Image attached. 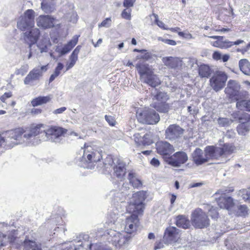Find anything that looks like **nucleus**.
Masks as SVG:
<instances>
[{"label":"nucleus","instance_id":"nucleus-1","mask_svg":"<svg viewBox=\"0 0 250 250\" xmlns=\"http://www.w3.org/2000/svg\"><path fill=\"white\" fill-rule=\"evenodd\" d=\"M235 149L234 145L230 143H224L220 146H208L205 148L204 153L201 149L197 148L192 154V161L196 165L199 166L209 160L226 159L234 153Z\"/></svg>","mask_w":250,"mask_h":250},{"label":"nucleus","instance_id":"nucleus-2","mask_svg":"<svg viewBox=\"0 0 250 250\" xmlns=\"http://www.w3.org/2000/svg\"><path fill=\"white\" fill-rule=\"evenodd\" d=\"M136 68L140 76L144 79V83L152 87H156L161 83V81L153 70L147 63L139 62Z\"/></svg>","mask_w":250,"mask_h":250},{"label":"nucleus","instance_id":"nucleus-3","mask_svg":"<svg viewBox=\"0 0 250 250\" xmlns=\"http://www.w3.org/2000/svg\"><path fill=\"white\" fill-rule=\"evenodd\" d=\"M136 117L139 123L146 125H155L160 120L159 114L154 109L146 107L138 108Z\"/></svg>","mask_w":250,"mask_h":250},{"label":"nucleus","instance_id":"nucleus-4","mask_svg":"<svg viewBox=\"0 0 250 250\" xmlns=\"http://www.w3.org/2000/svg\"><path fill=\"white\" fill-rule=\"evenodd\" d=\"M147 198V192L140 190L132 195L133 202L129 203L127 210L129 213L142 214L145 208L144 201Z\"/></svg>","mask_w":250,"mask_h":250},{"label":"nucleus","instance_id":"nucleus-5","mask_svg":"<svg viewBox=\"0 0 250 250\" xmlns=\"http://www.w3.org/2000/svg\"><path fill=\"white\" fill-rule=\"evenodd\" d=\"M191 223L195 229H204L210 225V220L206 212L200 208L195 209L191 214Z\"/></svg>","mask_w":250,"mask_h":250},{"label":"nucleus","instance_id":"nucleus-6","mask_svg":"<svg viewBox=\"0 0 250 250\" xmlns=\"http://www.w3.org/2000/svg\"><path fill=\"white\" fill-rule=\"evenodd\" d=\"M35 24V12L32 9L26 10L17 23L18 28L22 31L32 28Z\"/></svg>","mask_w":250,"mask_h":250},{"label":"nucleus","instance_id":"nucleus-7","mask_svg":"<svg viewBox=\"0 0 250 250\" xmlns=\"http://www.w3.org/2000/svg\"><path fill=\"white\" fill-rule=\"evenodd\" d=\"M83 159L87 164H94L102 159L101 152L93 146L85 144L83 146Z\"/></svg>","mask_w":250,"mask_h":250},{"label":"nucleus","instance_id":"nucleus-8","mask_svg":"<svg viewBox=\"0 0 250 250\" xmlns=\"http://www.w3.org/2000/svg\"><path fill=\"white\" fill-rule=\"evenodd\" d=\"M154 97L158 102L154 103L153 107L160 113H167L170 109V105L167 103L169 99V97L167 93L158 92Z\"/></svg>","mask_w":250,"mask_h":250},{"label":"nucleus","instance_id":"nucleus-9","mask_svg":"<svg viewBox=\"0 0 250 250\" xmlns=\"http://www.w3.org/2000/svg\"><path fill=\"white\" fill-rule=\"evenodd\" d=\"M228 76L225 72L216 71L209 80L210 85L215 91H218L225 85Z\"/></svg>","mask_w":250,"mask_h":250},{"label":"nucleus","instance_id":"nucleus-10","mask_svg":"<svg viewBox=\"0 0 250 250\" xmlns=\"http://www.w3.org/2000/svg\"><path fill=\"white\" fill-rule=\"evenodd\" d=\"M25 132L26 130L23 127H18L6 131L5 138L6 143H8L7 146H13L17 145V141L21 139Z\"/></svg>","mask_w":250,"mask_h":250},{"label":"nucleus","instance_id":"nucleus-11","mask_svg":"<svg viewBox=\"0 0 250 250\" xmlns=\"http://www.w3.org/2000/svg\"><path fill=\"white\" fill-rule=\"evenodd\" d=\"M185 130L176 124L169 125L165 130V137L166 139L173 141L182 137Z\"/></svg>","mask_w":250,"mask_h":250},{"label":"nucleus","instance_id":"nucleus-12","mask_svg":"<svg viewBox=\"0 0 250 250\" xmlns=\"http://www.w3.org/2000/svg\"><path fill=\"white\" fill-rule=\"evenodd\" d=\"M132 214L125 219V230L128 234L136 232L139 228L140 223L138 218L140 214L131 213Z\"/></svg>","mask_w":250,"mask_h":250},{"label":"nucleus","instance_id":"nucleus-13","mask_svg":"<svg viewBox=\"0 0 250 250\" xmlns=\"http://www.w3.org/2000/svg\"><path fill=\"white\" fill-rule=\"evenodd\" d=\"M227 97L232 100L239 101L244 98V95L238 90V87L233 81H229L227 87L225 89Z\"/></svg>","mask_w":250,"mask_h":250},{"label":"nucleus","instance_id":"nucleus-14","mask_svg":"<svg viewBox=\"0 0 250 250\" xmlns=\"http://www.w3.org/2000/svg\"><path fill=\"white\" fill-rule=\"evenodd\" d=\"M133 137L137 146H150L153 143V135L150 131H146L144 134L141 133H136Z\"/></svg>","mask_w":250,"mask_h":250},{"label":"nucleus","instance_id":"nucleus-15","mask_svg":"<svg viewBox=\"0 0 250 250\" xmlns=\"http://www.w3.org/2000/svg\"><path fill=\"white\" fill-rule=\"evenodd\" d=\"M188 160L187 154L183 151H178L168 158L167 163L172 167H179L184 164Z\"/></svg>","mask_w":250,"mask_h":250},{"label":"nucleus","instance_id":"nucleus-16","mask_svg":"<svg viewBox=\"0 0 250 250\" xmlns=\"http://www.w3.org/2000/svg\"><path fill=\"white\" fill-rule=\"evenodd\" d=\"M222 192V191L219 190L215 193V195L221 194L219 198H216L217 205L221 208L230 210L234 206L233 199L231 197L223 196L224 193Z\"/></svg>","mask_w":250,"mask_h":250},{"label":"nucleus","instance_id":"nucleus-17","mask_svg":"<svg viewBox=\"0 0 250 250\" xmlns=\"http://www.w3.org/2000/svg\"><path fill=\"white\" fill-rule=\"evenodd\" d=\"M157 153L165 157L169 155L173 151V147L169 143L165 141H159L156 144Z\"/></svg>","mask_w":250,"mask_h":250},{"label":"nucleus","instance_id":"nucleus-18","mask_svg":"<svg viewBox=\"0 0 250 250\" xmlns=\"http://www.w3.org/2000/svg\"><path fill=\"white\" fill-rule=\"evenodd\" d=\"M179 238V230L176 228L169 227L165 230L163 238L166 243L176 242Z\"/></svg>","mask_w":250,"mask_h":250},{"label":"nucleus","instance_id":"nucleus-19","mask_svg":"<svg viewBox=\"0 0 250 250\" xmlns=\"http://www.w3.org/2000/svg\"><path fill=\"white\" fill-rule=\"evenodd\" d=\"M165 65L169 68L177 69L181 67L183 64L182 59L176 57H165L162 59Z\"/></svg>","mask_w":250,"mask_h":250},{"label":"nucleus","instance_id":"nucleus-20","mask_svg":"<svg viewBox=\"0 0 250 250\" xmlns=\"http://www.w3.org/2000/svg\"><path fill=\"white\" fill-rule=\"evenodd\" d=\"M55 20L50 16L41 15L37 20V25L44 29L50 28L54 27Z\"/></svg>","mask_w":250,"mask_h":250},{"label":"nucleus","instance_id":"nucleus-21","mask_svg":"<svg viewBox=\"0 0 250 250\" xmlns=\"http://www.w3.org/2000/svg\"><path fill=\"white\" fill-rule=\"evenodd\" d=\"M210 38L216 39V41L211 42V45L215 47L221 49L228 48L233 45L231 42L224 40V36H212L209 37Z\"/></svg>","mask_w":250,"mask_h":250},{"label":"nucleus","instance_id":"nucleus-22","mask_svg":"<svg viewBox=\"0 0 250 250\" xmlns=\"http://www.w3.org/2000/svg\"><path fill=\"white\" fill-rule=\"evenodd\" d=\"M44 132L47 137L53 136L55 138H58L64 136L67 133V130L62 127L51 126Z\"/></svg>","mask_w":250,"mask_h":250},{"label":"nucleus","instance_id":"nucleus-23","mask_svg":"<svg viewBox=\"0 0 250 250\" xmlns=\"http://www.w3.org/2000/svg\"><path fill=\"white\" fill-rule=\"evenodd\" d=\"M31 29L29 32H26L24 34L25 39H27L29 42L30 48L37 42L40 36V31L39 29L37 28Z\"/></svg>","mask_w":250,"mask_h":250},{"label":"nucleus","instance_id":"nucleus-24","mask_svg":"<svg viewBox=\"0 0 250 250\" xmlns=\"http://www.w3.org/2000/svg\"><path fill=\"white\" fill-rule=\"evenodd\" d=\"M44 125L42 124L31 125L29 128V132L24 134L23 137L26 139H29L31 137L37 136L42 132L41 129L44 127Z\"/></svg>","mask_w":250,"mask_h":250},{"label":"nucleus","instance_id":"nucleus-25","mask_svg":"<svg viewBox=\"0 0 250 250\" xmlns=\"http://www.w3.org/2000/svg\"><path fill=\"white\" fill-rule=\"evenodd\" d=\"M42 76V72L39 68H34L26 76L24 80L25 84H29L34 81L39 80Z\"/></svg>","mask_w":250,"mask_h":250},{"label":"nucleus","instance_id":"nucleus-26","mask_svg":"<svg viewBox=\"0 0 250 250\" xmlns=\"http://www.w3.org/2000/svg\"><path fill=\"white\" fill-rule=\"evenodd\" d=\"M197 71L200 78L206 79L209 78L213 72L211 68L208 64L204 63L198 66Z\"/></svg>","mask_w":250,"mask_h":250},{"label":"nucleus","instance_id":"nucleus-27","mask_svg":"<svg viewBox=\"0 0 250 250\" xmlns=\"http://www.w3.org/2000/svg\"><path fill=\"white\" fill-rule=\"evenodd\" d=\"M79 37L80 36L75 35L72 40L69 41L61 49L58 50L57 51L62 55L67 54L77 44Z\"/></svg>","mask_w":250,"mask_h":250},{"label":"nucleus","instance_id":"nucleus-28","mask_svg":"<svg viewBox=\"0 0 250 250\" xmlns=\"http://www.w3.org/2000/svg\"><path fill=\"white\" fill-rule=\"evenodd\" d=\"M51 99V95L39 96L33 99L31 101V104L33 107H36L49 103Z\"/></svg>","mask_w":250,"mask_h":250},{"label":"nucleus","instance_id":"nucleus-29","mask_svg":"<svg viewBox=\"0 0 250 250\" xmlns=\"http://www.w3.org/2000/svg\"><path fill=\"white\" fill-rule=\"evenodd\" d=\"M176 226L179 228L187 229L190 226L189 220L184 215H179L176 218Z\"/></svg>","mask_w":250,"mask_h":250},{"label":"nucleus","instance_id":"nucleus-30","mask_svg":"<svg viewBox=\"0 0 250 250\" xmlns=\"http://www.w3.org/2000/svg\"><path fill=\"white\" fill-rule=\"evenodd\" d=\"M128 179L130 184L134 188L138 189L142 188V182L136 177L135 173L130 172L128 174Z\"/></svg>","mask_w":250,"mask_h":250},{"label":"nucleus","instance_id":"nucleus-31","mask_svg":"<svg viewBox=\"0 0 250 250\" xmlns=\"http://www.w3.org/2000/svg\"><path fill=\"white\" fill-rule=\"evenodd\" d=\"M128 241V238L121 234H119L117 236H115L112 240L113 244L117 248L119 249L127 243Z\"/></svg>","mask_w":250,"mask_h":250},{"label":"nucleus","instance_id":"nucleus-32","mask_svg":"<svg viewBox=\"0 0 250 250\" xmlns=\"http://www.w3.org/2000/svg\"><path fill=\"white\" fill-rule=\"evenodd\" d=\"M55 6L54 0H42L41 8L45 13L52 12Z\"/></svg>","mask_w":250,"mask_h":250},{"label":"nucleus","instance_id":"nucleus-33","mask_svg":"<svg viewBox=\"0 0 250 250\" xmlns=\"http://www.w3.org/2000/svg\"><path fill=\"white\" fill-rule=\"evenodd\" d=\"M239 66L241 71L245 75L250 76V62L246 59H243L239 62Z\"/></svg>","mask_w":250,"mask_h":250},{"label":"nucleus","instance_id":"nucleus-34","mask_svg":"<svg viewBox=\"0 0 250 250\" xmlns=\"http://www.w3.org/2000/svg\"><path fill=\"white\" fill-rule=\"evenodd\" d=\"M24 250H42L41 247L34 241L25 239L23 241Z\"/></svg>","mask_w":250,"mask_h":250},{"label":"nucleus","instance_id":"nucleus-35","mask_svg":"<svg viewBox=\"0 0 250 250\" xmlns=\"http://www.w3.org/2000/svg\"><path fill=\"white\" fill-rule=\"evenodd\" d=\"M236 107L238 109H245L247 111L250 112V100H244L241 99L236 103Z\"/></svg>","mask_w":250,"mask_h":250},{"label":"nucleus","instance_id":"nucleus-36","mask_svg":"<svg viewBox=\"0 0 250 250\" xmlns=\"http://www.w3.org/2000/svg\"><path fill=\"white\" fill-rule=\"evenodd\" d=\"M114 174L118 178H123L126 173L125 166H115L114 167Z\"/></svg>","mask_w":250,"mask_h":250},{"label":"nucleus","instance_id":"nucleus-37","mask_svg":"<svg viewBox=\"0 0 250 250\" xmlns=\"http://www.w3.org/2000/svg\"><path fill=\"white\" fill-rule=\"evenodd\" d=\"M250 129V124L240 123L237 127V131L239 134L245 135Z\"/></svg>","mask_w":250,"mask_h":250},{"label":"nucleus","instance_id":"nucleus-38","mask_svg":"<svg viewBox=\"0 0 250 250\" xmlns=\"http://www.w3.org/2000/svg\"><path fill=\"white\" fill-rule=\"evenodd\" d=\"M249 209L245 205H240L237 208L236 215L238 216L246 217L248 214Z\"/></svg>","mask_w":250,"mask_h":250},{"label":"nucleus","instance_id":"nucleus-39","mask_svg":"<svg viewBox=\"0 0 250 250\" xmlns=\"http://www.w3.org/2000/svg\"><path fill=\"white\" fill-rule=\"evenodd\" d=\"M51 45L49 40H43L38 44V47L40 48L41 52H47L48 51V47Z\"/></svg>","mask_w":250,"mask_h":250},{"label":"nucleus","instance_id":"nucleus-40","mask_svg":"<svg viewBox=\"0 0 250 250\" xmlns=\"http://www.w3.org/2000/svg\"><path fill=\"white\" fill-rule=\"evenodd\" d=\"M142 54L137 55L136 57V60H140L144 61H147L152 58V55L150 53L148 52L146 50L145 52H141Z\"/></svg>","mask_w":250,"mask_h":250},{"label":"nucleus","instance_id":"nucleus-41","mask_svg":"<svg viewBox=\"0 0 250 250\" xmlns=\"http://www.w3.org/2000/svg\"><path fill=\"white\" fill-rule=\"evenodd\" d=\"M241 196L246 202L250 203V189H243L240 190Z\"/></svg>","mask_w":250,"mask_h":250},{"label":"nucleus","instance_id":"nucleus-42","mask_svg":"<svg viewBox=\"0 0 250 250\" xmlns=\"http://www.w3.org/2000/svg\"><path fill=\"white\" fill-rule=\"evenodd\" d=\"M217 123L219 126L225 127L229 126L230 124V121L227 118L219 117L217 119Z\"/></svg>","mask_w":250,"mask_h":250},{"label":"nucleus","instance_id":"nucleus-43","mask_svg":"<svg viewBox=\"0 0 250 250\" xmlns=\"http://www.w3.org/2000/svg\"><path fill=\"white\" fill-rule=\"evenodd\" d=\"M239 122L241 123H245L250 124V114L247 113H243L238 118Z\"/></svg>","mask_w":250,"mask_h":250},{"label":"nucleus","instance_id":"nucleus-44","mask_svg":"<svg viewBox=\"0 0 250 250\" xmlns=\"http://www.w3.org/2000/svg\"><path fill=\"white\" fill-rule=\"evenodd\" d=\"M104 118L108 125L111 126H114L117 124L115 118L113 116L105 115Z\"/></svg>","mask_w":250,"mask_h":250},{"label":"nucleus","instance_id":"nucleus-45","mask_svg":"<svg viewBox=\"0 0 250 250\" xmlns=\"http://www.w3.org/2000/svg\"><path fill=\"white\" fill-rule=\"evenodd\" d=\"M131 9H124L121 14L122 17L125 20H130L131 19Z\"/></svg>","mask_w":250,"mask_h":250},{"label":"nucleus","instance_id":"nucleus-46","mask_svg":"<svg viewBox=\"0 0 250 250\" xmlns=\"http://www.w3.org/2000/svg\"><path fill=\"white\" fill-rule=\"evenodd\" d=\"M158 40L159 41H161L163 42H164L165 43H167L169 45H176V42L173 40L170 39H164L162 37H159L158 38Z\"/></svg>","mask_w":250,"mask_h":250},{"label":"nucleus","instance_id":"nucleus-47","mask_svg":"<svg viewBox=\"0 0 250 250\" xmlns=\"http://www.w3.org/2000/svg\"><path fill=\"white\" fill-rule=\"evenodd\" d=\"M209 212L210 213V216L211 218L216 219H217L219 217V213L217 211L216 209L212 207L209 210Z\"/></svg>","mask_w":250,"mask_h":250},{"label":"nucleus","instance_id":"nucleus-48","mask_svg":"<svg viewBox=\"0 0 250 250\" xmlns=\"http://www.w3.org/2000/svg\"><path fill=\"white\" fill-rule=\"evenodd\" d=\"M135 1L136 0H124L123 6L126 8L133 7Z\"/></svg>","mask_w":250,"mask_h":250},{"label":"nucleus","instance_id":"nucleus-49","mask_svg":"<svg viewBox=\"0 0 250 250\" xmlns=\"http://www.w3.org/2000/svg\"><path fill=\"white\" fill-rule=\"evenodd\" d=\"M7 243V236L0 232V247L4 246Z\"/></svg>","mask_w":250,"mask_h":250},{"label":"nucleus","instance_id":"nucleus-50","mask_svg":"<svg viewBox=\"0 0 250 250\" xmlns=\"http://www.w3.org/2000/svg\"><path fill=\"white\" fill-rule=\"evenodd\" d=\"M168 30H169L172 32H177L179 36L182 37H186L185 34L183 32L180 31V28L178 27H174V28H168Z\"/></svg>","mask_w":250,"mask_h":250},{"label":"nucleus","instance_id":"nucleus-51","mask_svg":"<svg viewBox=\"0 0 250 250\" xmlns=\"http://www.w3.org/2000/svg\"><path fill=\"white\" fill-rule=\"evenodd\" d=\"M12 96V93L11 92H5L0 96V100L2 102L5 103L7 99L10 98Z\"/></svg>","mask_w":250,"mask_h":250},{"label":"nucleus","instance_id":"nucleus-52","mask_svg":"<svg viewBox=\"0 0 250 250\" xmlns=\"http://www.w3.org/2000/svg\"><path fill=\"white\" fill-rule=\"evenodd\" d=\"M111 20L110 18H106L100 24H99V27H108L110 24Z\"/></svg>","mask_w":250,"mask_h":250},{"label":"nucleus","instance_id":"nucleus-53","mask_svg":"<svg viewBox=\"0 0 250 250\" xmlns=\"http://www.w3.org/2000/svg\"><path fill=\"white\" fill-rule=\"evenodd\" d=\"M63 65L61 62L58 63L57 66L55 68L54 73L58 76L60 75L61 71L62 69Z\"/></svg>","mask_w":250,"mask_h":250},{"label":"nucleus","instance_id":"nucleus-54","mask_svg":"<svg viewBox=\"0 0 250 250\" xmlns=\"http://www.w3.org/2000/svg\"><path fill=\"white\" fill-rule=\"evenodd\" d=\"M212 58L216 61L221 60L222 55L219 51H214L212 54Z\"/></svg>","mask_w":250,"mask_h":250},{"label":"nucleus","instance_id":"nucleus-55","mask_svg":"<svg viewBox=\"0 0 250 250\" xmlns=\"http://www.w3.org/2000/svg\"><path fill=\"white\" fill-rule=\"evenodd\" d=\"M18 237L15 236L14 234H10L8 237H7V240L8 239V242L11 244L15 243Z\"/></svg>","mask_w":250,"mask_h":250},{"label":"nucleus","instance_id":"nucleus-56","mask_svg":"<svg viewBox=\"0 0 250 250\" xmlns=\"http://www.w3.org/2000/svg\"><path fill=\"white\" fill-rule=\"evenodd\" d=\"M150 164L151 166L155 167H158L160 165L159 160L155 158H153L151 159Z\"/></svg>","mask_w":250,"mask_h":250},{"label":"nucleus","instance_id":"nucleus-57","mask_svg":"<svg viewBox=\"0 0 250 250\" xmlns=\"http://www.w3.org/2000/svg\"><path fill=\"white\" fill-rule=\"evenodd\" d=\"M164 247L163 243L161 241H156L155 243L154 250H156L158 249H162Z\"/></svg>","mask_w":250,"mask_h":250},{"label":"nucleus","instance_id":"nucleus-58","mask_svg":"<svg viewBox=\"0 0 250 250\" xmlns=\"http://www.w3.org/2000/svg\"><path fill=\"white\" fill-rule=\"evenodd\" d=\"M42 110L40 108H34L31 109V113L32 115H38L41 114Z\"/></svg>","mask_w":250,"mask_h":250},{"label":"nucleus","instance_id":"nucleus-59","mask_svg":"<svg viewBox=\"0 0 250 250\" xmlns=\"http://www.w3.org/2000/svg\"><path fill=\"white\" fill-rule=\"evenodd\" d=\"M66 110V108L65 107H62L61 108H58L56 110H55L53 111V113L54 114H59L62 113L64 111H65Z\"/></svg>","mask_w":250,"mask_h":250},{"label":"nucleus","instance_id":"nucleus-60","mask_svg":"<svg viewBox=\"0 0 250 250\" xmlns=\"http://www.w3.org/2000/svg\"><path fill=\"white\" fill-rule=\"evenodd\" d=\"M81 48V45H78L75 48V49L74 50V51H73V52L71 54L74 55L76 56H78V54H79V53L80 52Z\"/></svg>","mask_w":250,"mask_h":250},{"label":"nucleus","instance_id":"nucleus-61","mask_svg":"<svg viewBox=\"0 0 250 250\" xmlns=\"http://www.w3.org/2000/svg\"><path fill=\"white\" fill-rule=\"evenodd\" d=\"M81 48V45H78L75 48V49L74 50V51H73V52L71 54L74 55L76 56H78V54H79V53L80 52Z\"/></svg>","mask_w":250,"mask_h":250},{"label":"nucleus","instance_id":"nucleus-62","mask_svg":"<svg viewBox=\"0 0 250 250\" xmlns=\"http://www.w3.org/2000/svg\"><path fill=\"white\" fill-rule=\"evenodd\" d=\"M81 48V45H78L75 48V49L74 50V51H73V52L71 54L74 55L76 56H78V54H79V53L80 52Z\"/></svg>","mask_w":250,"mask_h":250},{"label":"nucleus","instance_id":"nucleus-63","mask_svg":"<svg viewBox=\"0 0 250 250\" xmlns=\"http://www.w3.org/2000/svg\"><path fill=\"white\" fill-rule=\"evenodd\" d=\"M229 59V56L228 54H225L222 56L221 60L223 62H227Z\"/></svg>","mask_w":250,"mask_h":250},{"label":"nucleus","instance_id":"nucleus-64","mask_svg":"<svg viewBox=\"0 0 250 250\" xmlns=\"http://www.w3.org/2000/svg\"><path fill=\"white\" fill-rule=\"evenodd\" d=\"M170 203L171 205H173L176 199V196L174 194H170Z\"/></svg>","mask_w":250,"mask_h":250}]
</instances>
